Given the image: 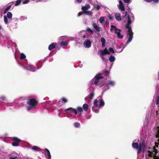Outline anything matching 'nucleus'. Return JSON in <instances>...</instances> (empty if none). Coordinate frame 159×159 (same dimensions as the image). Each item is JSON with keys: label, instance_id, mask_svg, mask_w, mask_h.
Listing matches in <instances>:
<instances>
[{"label": "nucleus", "instance_id": "nucleus-1", "mask_svg": "<svg viewBox=\"0 0 159 159\" xmlns=\"http://www.w3.org/2000/svg\"><path fill=\"white\" fill-rule=\"evenodd\" d=\"M102 74L99 73L97 75L90 81L91 85L90 87L93 88L94 85H98L101 87L104 85L102 89V94L103 95V92L106 90L108 89L110 87L114 86L115 84V82L114 81H110L107 83L105 84L104 82H100V80L103 77L102 76Z\"/></svg>", "mask_w": 159, "mask_h": 159}, {"label": "nucleus", "instance_id": "nucleus-2", "mask_svg": "<svg viewBox=\"0 0 159 159\" xmlns=\"http://www.w3.org/2000/svg\"><path fill=\"white\" fill-rule=\"evenodd\" d=\"M134 18L133 15L131 14L128 16L127 24L125 26V28L127 29L126 38L128 39V40L126 43L125 46H126L130 43L133 39V33L132 32L130 25L134 21Z\"/></svg>", "mask_w": 159, "mask_h": 159}, {"label": "nucleus", "instance_id": "nucleus-3", "mask_svg": "<svg viewBox=\"0 0 159 159\" xmlns=\"http://www.w3.org/2000/svg\"><path fill=\"white\" fill-rule=\"evenodd\" d=\"M25 55L23 53L20 54L19 61V64L22 66L23 68L27 70L32 72H34L36 70V68L32 65L29 64L27 60L25 59Z\"/></svg>", "mask_w": 159, "mask_h": 159}, {"label": "nucleus", "instance_id": "nucleus-4", "mask_svg": "<svg viewBox=\"0 0 159 159\" xmlns=\"http://www.w3.org/2000/svg\"><path fill=\"white\" fill-rule=\"evenodd\" d=\"M93 105L92 107L93 111L96 113H98L99 111V107H103L105 105L104 102L102 99V95L99 96L97 99L94 100Z\"/></svg>", "mask_w": 159, "mask_h": 159}, {"label": "nucleus", "instance_id": "nucleus-5", "mask_svg": "<svg viewBox=\"0 0 159 159\" xmlns=\"http://www.w3.org/2000/svg\"><path fill=\"white\" fill-rule=\"evenodd\" d=\"M12 16V14L10 12H8L7 13V15L4 16V21L6 24H7L8 23L9 24V25H8L9 27L11 30H13L14 29H16L17 28V23H14L13 25L12 22H10L9 21H8V19L10 20L11 21Z\"/></svg>", "mask_w": 159, "mask_h": 159}, {"label": "nucleus", "instance_id": "nucleus-6", "mask_svg": "<svg viewBox=\"0 0 159 159\" xmlns=\"http://www.w3.org/2000/svg\"><path fill=\"white\" fill-rule=\"evenodd\" d=\"M139 142V139H136L133 143L132 144V146L134 148L138 149V151L137 152V154H139L142 150V147L144 146V144L142 143V145L139 143V145L138 143Z\"/></svg>", "mask_w": 159, "mask_h": 159}, {"label": "nucleus", "instance_id": "nucleus-7", "mask_svg": "<svg viewBox=\"0 0 159 159\" xmlns=\"http://www.w3.org/2000/svg\"><path fill=\"white\" fill-rule=\"evenodd\" d=\"M110 30L111 31L114 30L115 34H117V37L118 39H121L123 38V35L120 34L121 30L118 29L116 26L113 25H111Z\"/></svg>", "mask_w": 159, "mask_h": 159}, {"label": "nucleus", "instance_id": "nucleus-8", "mask_svg": "<svg viewBox=\"0 0 159 159\" xmlns=\"http://www.w3.org/2000/svg\"><path fill=\"white\" fill-rule=\"evenodd\" d=\"M30 106L27 107V110L29 111L31 109H34L37 106V101L34 99H31L28 101L27 102Z\"/></svg>", "mask_w": 159, "mask_h": 159}, {"label": "nucleus", "instance_id": "nucleus-9", "mask_svg": "<svg viewBox=\"0 0 159 159\" xmlns=\"http://www.w3.org/2000/svg\"><path fill=\"white\" fill-rule=\"evenodd\" d=\"M65 111L67 113H73L75 115H77V110L76 109L71 107H70L65 109Z\"/></svg>", "mask_w": 159, "mask_h": 159}, {"label": "nucleus", "instance_id": "nucleus-10", "mask_svg": "<svg viewBox=\"0 0 159 159\" xmlns=\"http://www.w3.org/2000/svg\"><path fill=\"white\" fill-rule=\"evenodd\" d=\"M84 46L86 48H89L91 46V42L89 39H86L83 43Z\"/></svg>", "mask_w": 159, "mask_h": 159}, {"label": "nucleus", "instance_id": "nucleus-11", "mask_svg": "<svg viewBox=\"0 0 159 159\" xmlns=\"http://www.w3.org/2000/svg\"><path fill=\"white\" fill-rule=\"evenodd\" d=\"M44 151L46 158L48 159H51V156L49 151L47 148H45Z\"/></svg>", "mask_w": 159, "mask_h": 159}, {"label": "nucleus", "instance_id": "nucleus-12", "mask_svg": "<svg viewBox=\"0 0 159 159\" xmlns=\"http://www.w3.org/2000/svg\"><path fill=\"white\" fill-rule=\"evenodd\" d=\"M100 56H104L106 54H109V52L107 48H105L104 50H100Z\"/></svg>", "mask_w": 159, "mask_h": 159}, {"label": "nucleus", "instance_id": "nucleus-13", "mask_svg": "<svg viewBox=\"0 0 159 159\" xmlns=\"http://www.w3.org/2000/svg\"><path fill=\"white\" fill-rule=\"evenodd\" d=\"M119 4L118 5L119 9L122 11H124L125 8L123 5L122 2L120 0H119Z\"/></svg>", "mask_w": 159, "mask_h": 159}, {"label": "nucleus", "instance_id": "nucleus-14", "mask_svg": "<svg viewBox=\"0 0 159 159\" xmlns=\"http://www.w3.org/2000/svg\"><path fill=\"white\" fill-rule=\"evenodd\" d=\"M57 45L56 43H53L51 44L48 46V49L49 51L54 48Z\"/></svg>", "mask_w": 159, "mask_h": 159}, {"label": "nucleus", "instance_id": "nucleus-15", "mask_svg": "<svg viewBox=\"0 0 159 159\" xmlns=\"http://www.w3.org/2000/svg\"><path fill=\"white\" fill-rule=\"evenodd\" d=\"M125 47V46H124L122 44H121L120 46H118L117 47V50L118 52H121Z\"/></svg>", "mask_w": 159, "mask_h": 159}, {"label": "nucleus", "instance_id": "nucleus-16", "mask_svg": "<svg viewBox=\"0 0 159 159\" xmlns=\"http://www.w3.org/2000/svg\"><path fill=\"white\" fill-rule=\"evenodd\" d=\"M94 28L97 31L99 32L100 30V28L95 23L92 24Z\"/></svg>", "mask_w": 159, "mask_h": 159}, {"label": "nucleus", "instance_id": "nucleus-17", "mask_svg": "<svg viewBox=\"0 0 159 159\" xmlns=\"http://www.w3.org/2000/svg\"><path fill=\"white\" fill-rule=\"evenodd\" d=\"M115 17L117 21H119L121 20L120 15L119 13H116L115 14Z\"/></svg>", "mask_w": 159, "mask_h": 159}, {"label": "nucleus", "instance_id": "nucleus-18", "mask_svg": "<svg viewBox=\"0 0 159 159\" xmlns=\"http://www.w3.org/2000/svg\"><path fill=\"white\" fill-rule=\"evenodd\" d=\"M90 8V6L89 5L87 4L85 6L82 7V9L83 11V12L84 11H87L88 9Z\"/></svg>", "mask_w": 159, "mask_h": 159}, {"label": "nucleus", "instance_id": "nucleus-19", "mask_svg": "<svg viewBox=\"0 0 159 159\" xmlns=\"http://www.w3.org/2000/svg\"><path fill=\"white\" fill-rule=\"evenodd\" d=\"M11 138L13 139V141H14V142H15L19 143L20 142H21V140L20 139H18V138H17V137H12Z\"/></svg>", "mask_w": 159, "mask_h": 159}, {"label": "nucleus", "instance_id": "nucleus-20", "mask_svg": "<svg viewBox=\"0 0 159 159\" xmlns=\"http://www.w3.org/2000/svg\"><path fill=\"white\" fill-rule=\"evenodd\" d=\"M101 41L102 43V47H104L105 45V43L106 42V40L104 37H102L101 39Z\"/></svg>", "mask_w": 159, "mask_h": 159}, {"label": "nucleus", "instance_id": "nucleus-21", "mask_svg": "<svg viewBox=\"0 0 159 159\" xmlns=\"http://www.w3.org/2000/svg\"><path fill=\"white\" fill-rule=\"evenodd\" d=\"M83 12L84 14L89 16H91L93 13L92 11H84Z\"/></svg>", "mask_w": 159, "mask_h": 159}, {"label": "nucleus", "instance_id": "nucleus-22", "mask_svg": "<svg viewBox=\"0 0 159 159\" xmlns=\"http://www.w3.org/2000/svg\"><path fill=\"white\" fill-rule=\"evenodd\" d=\"M68 42L67 41H62L61 42L60 44L62 46H67L68 45Z\"/></svg>", "mask_w": 159, "mask_h": 159}, {"label": "nucleus", "instance_id": "nucleus-23", "mask_svg": "<svg viewBox=\"0 0 159 159\" xmlns=\"http://www.w3.org/2000/svg\"><path fill=\"white\" fill-rule=\"evenodd\" d=\"M94 92L93 91L89 93V98L91 100L92 99L94 96Z\"/></svg>", "mask_w": 159, "mask_h": 159}, {"label": "nucleus", "instance_id": "nucleus-24", "mask_svg": "<svg viewBox=\"0 0 159 159\" xmlns=\"http://www.w3.org/2000/svg\"><path fill=\"white\" fill-rule=\"evenodd\" d=\"M89 105L87 104H84L83 106V107L84 110L87 111L88 109Z\"/></svg>", "mask_w": 159, "mask_h": 159}, {"label": "nucleus", "instance_id": "nucleus-25", "mask_svg": "<svg viewBox=\"0 0 159 159\" xmlns=\"http://www.w3.org/2000/svg\"><path fill=\"white\" fill-rule=\"evenodd\" d=\"M115 57L113 56H111L109 57V60L110 62H114L115 60Z\"/></svg>", "mask_w": 159, "mask_h": 159}, {"label": "nucleus", "instance_id": "nucleus-26", "mask_svg": "<svg viewBox=\"0 0 159 159\" xmlns=\"http://www.w3.org/2000/svg\"><path fill=\"white\" fill-rule=\"evenodd\" d=\"M32 149L36 151H40L41 149L38 147L35 146H33L32 148Z\"/></svg>", "mask_w": 159, "mask_h": 159}, {"label": "nucleus", "instance_id": "nucleus-27", "mask_svg": "<svg viewBox=\"0 0 159 159\" xmlns=\"http://www.w3.org/2000/svg\"><path fill=\"white\" fill-rule=\"evenodd\" d=\"M99 21L100 23H102L105 21V18L104 17H101L99 19Z\"/></svg>", "mask_w": 159, "mask_h": 159}, {"label": "nucleus", "instance_id": "nucleus-28", "mask_svg": "<svg viewBox=\"0 0 159 159\" xmlns=\"http://www.w3.org/2000/svg\"><path fill=\"white\" fill-rule=\"evenodd\" d=\"M77 110L80 113V115L81 114V112L83 111V109L81 107H77Z\"/></svg>", "mask_w": 159, "mask_h": 159}, {"label": "nucleus", "instance_id": "nucleus-29", "mask_svg": "<svg viewBox=\"0 0 159 159\" xmlns=\"http://www.w3.org/2000/svg\"><path fill=\"white\" fill-rule=\"evenodd\" d=\"M62 102L64 103H65L67 102V100L65 98H62L60 101L59 102Z\"/></svg>", "mask_w": 159, "mask_h": 159}, {"label": "nucleus", "instance_id": "nucleus-30", "mask_svg": "<svg viewBox=\"0 0 159 159\" xmlns=\"http://www.w3.org/2000/svg\"><path fill=\"white\" fill-rule=\"evenodd\" d=\"M11 8L10 6H8L5 9L4 11V14H5L7 11Z\"/></svg>", "mask_w": 159, "mask_h": 159}, {"label": "nucleus", "instance_id": "nucleus-31", "mask_svg": "<svg viewBox=\"0 0 159 159\" xmlns=\"http://www.w3.org/2000/svg\"><path fill=\"white\" fill-rule=\"evenodd\" d=\"M101 6L99 5H97L94 6V8L96 10V11H98L100 8Z\"/></svg>", "mask_w": 159, "mask_h": 159}, {"label": "nucleus", "instance_id": "nucleus-32", "mask_svg": "<svg viewBox=\"0 0 159 159\" xmlns=\"http://www.w3.org/2000/svg\"><path fill=\"white\" fill-rule=\"evenodd\" d=\"M12 145L13 146H19V143L14 142L12 143Z\"/></svg>", "mask_w": 159, "mask_h": 159}, {"label": "nucleus", "instance_id": "nucleus-33", "mask_svg": "<svg viewBox=\"0 0 159 159\" xmlns=\"http://www.w3.org/2000/svg\"><path fill=\"white\" fill-rule=\"evenodd\" d=\"M21 2V0H18L16 2V3L15 4V6H17L20 4Z\"/></svg>", "mask_w": 159, "mask_h": 159}, {"label": "nucleus", "instance_id": "nucleus-34", "mask_svg": "<svg viewBox=\"0 0 159 159\" xmlns=\"http://www.w3.org/2000/svg\"><path fill=\"white\" fill-rule=\"evenodd\" d=\"M147 2H151L153 1L154 3H157L158 2V0H144Z\"/></svg>", "mask_w": 159, "mask_h": 159}, {"label": "nucleus", "instance_id": "nucleus-35", "mask_svg": "<svg viewBox=\"0 0 159 159\" xmlns=\"http://www.w3.org/2000/svg\"><path fill=\"white\" fill-rule=\"evenodd\" d=\"M108 52H109V53H114V51L113 48H109Z\"/></svg>", "mask_w": 159, "mask_h": 159}, {"label": "nucleus", "instance_id": "nucleus-36", "mask_svg": "<svg viewBox=\"0 0 159 159\" xmlns=\"http://www.w3.org/2000/svg\"><path fill=\"white\" fill-rule=\"evenodd\" d=\"M74 125L76 128H78L80 125V123L78 122H75L74 124Z\"/></svg>", "mask_w": 159, "mask_h": 159}, {"label": "nucleus", "instance_id": "nucleus-37", "mask_svg": "<svg viewBox=\"0 0 159 159\" xmlns=\"http://www.w3.org/2000/svg\"><path fill=\"white\" fill-rule=\"evenodd\" d=\"M26 19H27V18L26 17H25L24 16H21L20 17L19 20L20 21H22L23 20H25Z\"/></svg>", "mask_w": 159, "mask_h": 159}, {"label": "nucleus", "instance_id": "nucleus-38", "mask_svg": "<svg viewBox=\"0 0 159 159\" xmlns=\"http://www.w3.org/2000/svg\"><path fill=\"white\" fill-rule=\"evenodd\" d=\"M0 99H1V100L3 101H6V97L5 96H1L0 97Z\"/></svg>", "mask_w": 159, "mask_h": 159}, {"label": "nucleus", "instance_id": "nucleus-39", "mask_svg": "<svg viewBox=\"0 0 159 159\" xmlns=\"http://www.w3.org/2000/svg\"><path fill=\"white\" fill-rule=\"evenodd\" d=\"M87 30L91 34H93V30H91L90 28H87Z\"/></svg>", "mask_w": 159, "mask_h": 159}, {"label": "nucleus", "instance_id": "nucleus-40", "mask_svg": "<svg viewBox=\"0 0 159 159\" xmlns=\"http://www.w3.org/2000/svg\"><path fill=\"white\" fill-rule=\"evenodd\" d=\"M155 146H154L153 147V149L154 150V151H155V152H157V150L156 149V148H158V146L156 144V143L155 142Z\"/></svg>", "mask_w": 159, "mask_h": 159}, {"label": "nucleus", "instance_id": "nucleus-41", "mask_svg": "<svg viewBox=\"0 0 159 159\" xmlns=\"http://www.w3.org/2000/svg\"><path fill=\"white\" fill-rule=\"evenodd\" d=\"M156 103L157 105H159V96L157 97L156 99Z\"/></svg>", "mask_w": 159, "mask_h": 159}, {"label": "nucleus", "instance_id": "nucleus-42", "mask_svg": "<svg viewBox=\"0 0 159 159\" xmlns=\"http://www.w3.org/2000/svg\"><path fill=\"white\" fill-rule=\"evenodd\" d=\"M30 2V0H25L22 2L23 4H26L29 3Z\"/></svg>", "mask_w": 159, "mask_h": 159}, {"label": "nucleus", "instance_id": "nucleus-43", "mask_svg": "<svg viewBox=\"0 0 159 159\" xmlns=\"http://www.w3.org/2000/svg\"><path fill=\"white\" fill-rule=\"evenodd\" d=\"M90 3L93 5L94 4V2L96 1V0H89Z\"/></svg>", "mask_w": 159, "mask_h": 159}, {"label": "nucleus", "instance_id": "nucleus-44", "mask_svg": "<svg viewBox=\"0 0 159 159\" xmlns=\"http://www.w3.org/2000/svg\"><path fill=\"white\" fill-rule=\"evenodd\" d=\"M14 2H10L8 4L9 5L8 6H10V7H11L14 4Z\"/></svg>", "mask_w": 159, "mask_h": 159}, {"label": "nucleus", "instance_id": "nucleus-45", "mask_svg": "<svg viewBox=\"0 0 159 159\" xmlns=\"http://www.w3.org/2000/svg\"><path fill=\"white\" fill-rule=\"evenodd\" d=\"M102 58V60L103 61H106V59L105 58L103 57V56H100Z\"/></svg>", "mask_w": 159, "mask_h": 159}, {"label": "nucleus", "instance_id": "nucleus-46", "mask_svg": "<svg viewBox=\"0 0 159 159\" xmlns=\"http://www.w3.org/2000/svg\"><path fill=\"white\" fill-rule=\"evenodd\" d=\"M91 116L90 115L86 116V119H90V118Z\"/></svg>", "mask_w": 159, "mask_h": 159}, {"label": "nucleus", "instance_id": "nucleus-47", "mask_svg": "<svg viewBox=\"0 0 159 159\" xmlns=\"http://www.w3.org/2000/svg\"><path fill=\"white\" fill-rule=\"evenodd\" d=\"M17 157H10L9 159H17Z\"/></svg>", "mask_w": 159, "mask_h": 159}, {"label": "nucleus", "instance_id": "nucleus-48", "mask_svg": "<svg viewBox=\"0 0 159 159\" xmlns=\"http://www.w3.org/2000/svg\"><path fill=\"white\" fill-rule=\"evenodd\" d=\"M104 72L107 75L109 73V71L106 70H104Z\"/></svg>", "mask_w": 159, "mask_h": 159}, {"label": "nucleus", "instance_id": "nucleus-49", "mask_svg": "<svg viewBox=\"0 0 159 159\" xmlns=\"http://www.w3.org/2000/svg\"><path fill=\"white\" fill-rule=\"evenodd\" d=\"M34 1H36L37 2H40L44 1V0H33Z\"/></svg>", "mask_w": 159, "mask_h": 159}, {"label": "nucleus", "instance_id": "nucleus-50", "mask_svg": "<svg viewBox=\"0 0 159 159\" xmlns=\"http://www.w3.org/2000/svg\"><path fill=\"white\" fill-rule=\"evenodd\" d=\"M130 0H124V1L125 3H128L129 2Z\"/></svg>", "mask_w": 159, "mask_h": 159}, {"label": "nucleus", "instance_id": "nucleus-51", "mask_svg": "<svg viewBox=\"0 0 159 159\" xmlns=\"http://www.w3.org/2000/svg\"><path fill=\"white\" fill-rule=\"evenodd\" d=\"M157 136L159 137V128H158V130L157 131Z\"/></svg>", "mask_w": 159, "mask_h": 159}, {"label": "nucleus", "instance_id": "nucleus-52", "mask_svg": "<svg viewBox=\"0 0 159 159\" xmlns=\"http://www.w3.org/2000/svg\"><path fill=\"white\" fill-rule=\"evenodd\" d=\"M82 0H76V1L78 3H80L82 2Z\"/></svg>", "mask_w": 159, "mask_h": 159}, {"label": "nucleus", "instance_id": "nucleus-53", "mask_svg": "<svg viewBox=\"0 0 159 159\" xmlns=\"http://www.w3.org/2000/svg\"><path fill=\"white\" fill-rule=\"evenodd\" d=\"M82 14V12H80L78 14V16H79Z\"/></svg>", "mask_w": 159, "mask_h": 159}, {"label": "nucleus", "instance_id": "nucleus-54", "mask_svg": "<svg viewBox=\"0 0 159 159\" xmlns=\"http://www.w3.org/2000/svg\"><path fill=\"white\" fill-rule=\"evenodd\" d=\"M13 19H14L15 20L17 21H18L19 19L17 18H14Z\"/></svg>", "mask_w": 159, "mask_h": 159}, {"label": "nucleus", "instance_id": "nucleus-55", "mask_svg": "<svg viewBox=\"0 0 159 159\" xmlns=\"http://www.w3.org/2000/svg\"><path fill=\"white\" fill-rule=\"evenodd\" d=\"M86 38V36L85 35H84L83 36V38Z\"/></svg>", "mask_w": 159, "mask_h": 159}, {"label": "nucleus", "instance_id": "nucleus-56", "mask_svg": "<svg viewBox=\"0 0 159 159\" xmlns=\"http://www.w3.org/2000/svg\"><path fill=\"white\" fill-rule=\"evenodd\" d=\"M125 16H124V17H125L126 16V15H127V13L126 12H125Z\"/></svg>", "mask_w": 159, "mask_h": 159}, {"label": "nucleus", "instance_id": "nucleus-57", "mask_svg": "<svg viewBox=\"0 0 159 159\" xmlns=\"http://www.w3.org/2000/svg\"><path fill=\"white\" fill-rule=\"evenodd\" d=\"M13 45H14V46L16 48V45L15 43H13Z\"/></svg>", "mask_w": 159, "mask_h": 159}, {"label": "nucleus", "instance_id": "nucleus-58", "mask_svg": "<svg viewBox=\"0 0 159 159\" xmlns=\"http://www.w3.org/2000/svg\"><path fill=\"white\" fill-rule=\"evenodd\" d=\"M157 74H158V78L159 79V71L158 72Z\"/></svg>", "mask_w": 159, "mask_h": 159}, {"label": "nucleus", "instance_id": "nucleus-59", "mask_svg": "<svg viewBox=\"0 0 159 159\" xmlns=\"http://www.w3.org/2000/svg\"><path fill=\"white\" fill-rule=\"evenodd\" d=\"M63 38H64V37H60V39H61Z\"/></svg>", "mask_w": 159, "mask_h": 159}, {"label": "nucleus", "instance_id": "nucleus-60", "mask_svg": "<svg viewBox=\"0 0 159 159\" xmlns=\"http://www.w3.org/2000/svg\"><path fill=\"white\" fill-rule=\"evenodd\" d=\"M58 116H60V113H59L58 114Z\"/></svg>", "mask_w": 159, "mask_h": 159}, {"label": "nucleus", "instance_id": "nucleus-61", "mask_svg": "<svg viewBox=\"0 0 159 159\" xmlns=\"http://www.w3.org/2000/svg\"><path fill=\"white\" fill-rule=\"evenodd\" d=\"M8 47V48H10V46H9V45H8V47Z\"/></svg>", "mask_w": 159, "mask_h": 159}]
</instances>
